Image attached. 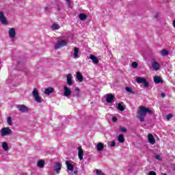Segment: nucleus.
Segmentation results:
<instances>
[{
  "instance_id": "1",
  "label": "nucleus",
  "mask_w": 175,
  "mask_h": 175,
  "mask_svg": "<svg viewBox=\"0 0 175 175\" xmlns=\"http://www.w3.org/2000/svg\"><path fill=\"white\" fill-rule=\"evenodd\" d=\"M147 113L151 115L152 114V111L150 109V108H147L144 106L139 107L137 111V118L139 120L140 122H144V121H146Z\"/></svg>"
},
{
  "instance_id": "2",
  "label": "nucleus",
  "mask_w": 175,
  "mask_h": 175,
  "mask_svg": "<svg viewBox=\"0 0 175 175\" xmlns=\"http://www.w3.org/2000/svg\"><path fill=\"white\" fill-rule=\"evenodd\" d=\"M12 131L9 127H3L0 130V135L2 137L12 135Z\"/></svg>"
},
{
  "instance_id": "3",
  "label": "nucleus",
  "mask_w": 175,
  "mask_h": 175,
  "mask_svg": "<svg viewBox=\"0 0 175 175\" xmlns=\"http://www.w3.org/2000/svg\"><path fill=\"white\" fill-rule=\"evenodd\" d=\"M33 96L35 98L36 102L38 103H42V102H43L40 98V96H39V92H38V89L36 88L33 90Z\"/></svg>"
},
{
  "instance_id": "4",
  "label": "nucleus",
  "mask_w": 175,
  "mask_h": 175,
  "mask_svg": "<svg viewBox=\"0 0 175 175\" xmlns=\"http://www.w3.org/2000/svg\"><path fill=\"white\" fill-rule=\"evenodd\" d=\"M68 44V42L65 40H62L61 41H57L56 44H55V50H58V49H61V47H64V46H66Z\"/></svg>"
},
{
  "instance_id": "5",
  "label": "nucleus",
  "mask_w": 175,
  "mask_h": 175,
  "mask_svg": "<svg viewBox=\"0 0 175 175\" xmlns=\"http://www.w3.org/2000/svg\"><path fill=\"white\" fill-rule=\"evenodd\" d=\"M16 109L21 113H28V111H29V109L25 105H18Z\"/></svg>"
},
{
  "instance_id": "6",
  "label": "nucleus",
  "mask_w": 175,
  "mask_h": 175,
  "mask_svg": "<svg viewBox=\"0 0 175 175\" xmlns=\"http://www.w3.org/2000/svg\"><path fill=\"white\" fill-rule=\"evenodd\" d=\"M0 22L4 25H8V20L6 19V16H5V14H3V12L2 11L0 12Z\"/></svg>"
},
{
  "instance_id": "7",
  "label": "nucleus",
  "mask_w": 175,
  "mask_h": 175,
  "mask_svg": "<svg viewBox=\"0 0 175 175\" xmlns=\"http://www.w3.org/2000/svg\"><path fill=\"white\" fill-rule=\"evenodd\" d=\"M8 35L10 39H14L16 38V29L15 28H10L8 31Z\"/></svg>"
},
{
  "instance_id": "8",
  "label": "nucleus",
  "mask_w": 175,
  "mask_h": 175,
  "mask_svg": "<svg viewBox=\"0 0 175 175\" xmlns=\"http://www.w3.org/2000/svg\"><path fill=\"white\" fill-rule=\"evenodd\" d=\"M105 98L107 103H113V101L114 100V95L111 94H107L105 95Z\"/></svg>"
},
{
  "instance_id": "9",
  "label": "nucleus",
  "mask_w": 175,
  "mask_h": 175,
  "mask_svg": "<svg viewBox=\"0 0 175 175\" xmlns=\"http://www.w3.org/2000/svg\"><path fill=\"white\" fill-rule=\"evenodd\" d=\"M61 169H62V164H61V163H56L53 170L54 172H55L57 174H59Z\"/></svg>"
},
{
  "instance_id": "10",
  "label": "nucleus",
  "mask_w": 175,
  "mask_h": 175,
  "mask_svg": "<svg viewBox=\"0 0 175 175\" xmlns=\"http://www.w3.org/2000/svg\"><path fill=\"white\" fill-rule=\"evenodd\" d=\"M64 96H70V95H72V90L68 86L64 85Z\"/></svg>"
},
{
  "instance_id": "11",
  "label": "nucleus",
  "mask_w": 175,
  "mask_h": 175,
  "mask_svg": "<svg viewBox=\"0 0 175 175\" xmlns=\"http://www.w3.org/2000/svg\"><path fill=\"white\" fill-rule=\"evenodd\" d=\"M67 79V84L68 85H73V77L72 76V74H68L66 76Z\"/></svg>"
},
{
  "instance_id": "12",
  "label": "nucleus",
  "mask_w": 175,
  "mask_h": 175,
  "mask_svg": "<svg viewBox=\"0 0 175 175\" xmlns=\"http://www.w3.org/2000/svg\"><path fill=\"white\" fill-rule=\"evenodd\" d=\"M148 140L150 144H155V138H154V135H152V134L149 133L148 135Z\"/></svg>"
},
{
  "instance_id": "13",
  "label": "nucleus",
  "mask_w": 175,
  "mask_h": 175,
  "mask_svg": "<svg viewBox=\"0 0 175 175\" xmlns=\"http://www.w3.org/2000/svg\"><path fill=\"white\" fill-rule=\"evenodd\" d=\"M90 59H92V61L93 64H94V65H98L99 64V59H98V57H96L95 55H90Z\"/></svg>"
},
{
  "instance_id": "14",
  "label": "nucleus",
  "mask_w": 175,
  "mask_h": 175,
  "mask_svg": "<svg viewBox=\"0 0 175 175\" xmlns=\"http://www.w3.org/2000/svg\"><path fill=\"white\" fill-rule=\"evenodd\" d=\"M83 155H84V152L83 151V148H81V146H79L78 148V157L80 161H83Z\"/></svg>"
},
{
  "instance_id": "15",
  "label": "nucleus",
  "mask_w": 175,
  "mask_h": 175,
  "mask_svg": "<svg viewBox=\"0 0 175 175\" xmlns=\"http://www.w3.org/2000/svg\"><path fill=\"white\" fill-rule=\"evenodd\" d=\"M153 80L155 84H159L161 83H163V80L159 76H154L153 78Z\"/></svg>"
},
{
  "instance_id": "16",
  "label": "nucleus",
  "mask_w": 175,
  "mask_h": 175,
  "mask_svg": "<svg viewBox=\"0 0 175 175\" xmlns=\"http://www.w3.org/2000/svg\"><path fill=\"white\" fill-rule=\"evenodd\" d=\"M77 79L78 80V81H79V83H83V81H84V77H83V74H81V72H77Z\"/></svg>"
},
{
  "instance_id": "17",
  "label": "nucleus",
  "mask_w": 175,
  "mask_h": 175,
  "mask_svg": "<svg viewBox=\"0 0 175 175\" xmlns=\"http://www.w3.org/2000/svg\"><path fill=\"white\" fill-rule=\"evenodd\" d=\"M152 66L154 70H159V68H161V65H159V63L155 61L152 62Z\"/></svg>"
},
{
  "instance_id": "18",
  "label": "nucleus",
  "mask_w": 175,
  "mask_h": 175,
  "mask_svg": "<svg viewBox=\"0 0 175 175\" xmlns=\"http://www.w3.org/2000/svg\"><path fill=\"white\" fill-rule=\"evenodd\" d=\"M54 92V88L49 87L44 90V94L45 95H51V94H53Z\"/></svg>"
},
{
  "instance_id": "19",
  "label": "nucleus",
  "mask_w": 175,
  "mask_h": 175,
  "mask_svg": "<svg viewBox=\"0 0 175 175\" xmlns=\"http://www.w3.org/2000/svg\"><path fill=\"white\" fill-rule=\"evenodd\" d=\"M66 165L67 166V169L70 171V172H73L75 167H73V165L70 163V162H69V161H66Z\"/></svg>"
},
{
  "instance_id": "20",
  "label": "nucleus",
  "mask_w": 175,
  "mask_h": 175,
  "mask_svg": "<svg viewBox=\"0 0 175 175\" xmlns=\"http://www.w3.org/2000/svg\"><path fill=\"white\" fill-rule=\"evenodd\" d=\"M45 163H46V161H44V160H40L37 163V166L38 167H40V169H43V167H44Z\"/></svg>"
},
{
  "instance_id": "21",
  "label": "nucleus",
  "mask_w": 175,
  "mask_h": 175,
  "mask_svg": "<svg viewBox=\"0 0 175 175\" xmlns=\"http://www.w3.org/2000/svg\"><path fill=\"white\" fill-rule=\"evenodd\" d=\"M103 148H105V145L103 143H98L96 146V150L98 151V152H100V151L103 150Z\"/></svg>"
},
{
  "instance_id": "22",
  "label": "nucleus",
  "mask_w": 175,
  "mask_h": 175,
  "mask_svg": "<svg viewBox=\"0 0 175 175\" xmlns=\"http://www.w3.org/2000/svg\"><path fill=\"white\" fill-rule=\"evenodd\" d=\"M1 147L3 151H8L9 150V144H8V142H2Z\"/></svg>"
},
{
  "instance_id": "23",
  "label": "nucleus",
  "mask_w": 175,
  "mask_h": 175,
  "mask_svg": "<svg viewBox=\"0 0 175 175\" xmlns=\"http://www.w3.org/2000/svg\"><path fill=\"white\" fill-rule=\"evenodd\" d=\"M118 109L120 111H124L125 110V105H124V103L121 102L118 104Z\"/></svg>"
},
{
  "instance_id": "24",
  "label": "nucleus",
  "mask_w": 175,
  "mask_h": 175,
  "mask_svg": "<svg viewBox=\"0 0 175 175\" xmlns=\"http://www.w3.org/2000/svg\"><path fill=\"white\" fill-rule=\"evenodd\" d=\"M135 80L138 84H143L146 81L145 78H142L140 77H137Z\"/></svg>"
},
{
  "instance_id": "25",
  "label": "nucleus",
  "mask_w": 175,
  "mask_h": 175,
  "mask_svg": "<svg viewBox=\"0 0 175 175\" xmlns=\"http://www.w3.org/2000/svg\"><path fill=\"white\" fill-rule=\"evenodd\" d=\"M118 140L119 143H124L125 142V138L122 134H119L118 137Z\"/></svg>"
},
{
  "instance_id": "26",
  "label": "nucleus",
  "mask_w": 175,
  "mask_h": 175,
  "mask_svg": "<svg viewBox=\"0 0 175 175\" xmlns=\"http://www.w3.org/2000/svg\"><path fill=\"white\" fill-rule=\"evenodd\" d=\"M72 96H80V89L79 88H75Z\"/></svg>"
},
{
  "instance_id": "27",
  "label": "nucleus",
  "mask_w": 175,
  "mask_h": 175,
  "mask_svg": "<svg viewBox=\"0 0 175 175\" xmlns=\"http://www.w3.org/2000/svg\"><path fill=\"white\" fill-rule=\"evenodd\" d=\"M74 57L79 58V48L75 47L74 48Z\"/></svg>"
},
{
  "instance_id": "28",
  "label": "nucleus",
  "mask_w": 175,
  "mask_h": 175,
  "mask_svg": "<svg viewBox=\"0 0 175 175\" xmlns=\"http://www.w3.org/2000/svg\"><path fill=\"white\" fill-rule=\"evenodd\" d=\"M79 17V20H81V21H84V20H87V15H85V14H80Z\"/></svg>"
},
{
  "instance_id": "29",
  "label": "nucleus",
  "mask_w": 175,
  "mask_h": 175,
  "mask_svg": "<svg viewBox=\"0 0 175 175\" xmlns=\"http://www.w3.org/2000/svg\"><path fill=\"white\" fill-rule=\"evenodd\" d=\"M161 54L163 57H166V55H169V51L166 49H163L161 51Z\"/></svg>"
},
{
  "instance_id": "30",
  "label": "nucleus",
  "mask_w": 175,
  "mask_h": 175,
  "mask_svg": "<svg viewBox=\"0 0 175 175\" xmlns=\"http://www.w3.org/2000/svg\"><path fill=\"white\" fill-rule=\"evenodd\" d=\"M52 29L55 30V29H59V25L57 24V23H54L52 25Z\"/></svg>"
},
{
  "instance_id": "31",
  "label": "nucleus",
  "mask_w": 175,
  "mask_h": 175,
  "mask_svg": "<svg viewBox=\"0 0 175 175\" xmlns=\"http://www.w3.org/2000/svg\"><path fill=\"white\" fill-rule=\"evenodd\" d=\"M7 122L8 124V125H13V122H12V117H8V119H7Z\"/></svg>"
},
{
  "instance_id": "32",
  "label": "nucleus",
  "mask_w": 175,
  "mask_h": 175,
  "mask_svg": "<svg viewBox=\"0 0 175 175\" xmlns=\"http://www.w3.org/2000/svg\"><path fill=\"white\" fill-rule=\"evenodd\" d=\"M126 92H129L130 94H133V91L132 90V88H129V87H126L125 88Z\"/></svg>"
},
{
  "instance_id": "33",
  "label": "nucleus",
  "mask_w": 175,
  "mask_h": 175,
  "mask_svg": "<svg viewBox=\"0 0 175 175\" xmlns=\"http://www.w3.org/2000/svg\"><path fill=\"white\" fill-rule=\"evenodd\" d=\"M120 131L123 132V133H126V132H128V130L125 127H120Z\"/></svg>"
},
{
  "instance_id": "34",
  "label": "nucleus",
  "mask_w": 175,
  "mask_h": 175,
  "mask_svg": "<svg viewBox=\"0 0 175 175\" xmlns=\"http://www.w3.org/2000/svg\"><path fill=\"white\" fill-rule=\"evenodd\" d=\"M143 86L146 88L149 87L150 84L148 83V82H147V79L145 80V81H144V83H142Z\"/></svg>"
},
{
  "instance_id": "35",
  "label": "nucleus",
  "mask_w": 175,
  "mask_h": 175,
  "mask_svg": "<svg viewBox=\"0 0 175 175\" xmlns=\"http://www.w3.org/2000/svg\"><path fill=\"white\" fill-rule=\"evenodd\" d=\"M138 65H139V64H137V62H135L131 64V66H132V68H133L134 69H136V68H137Z\"/></svg>"
},
{
  "instance_id": "36",
  "label": "nucleus",
  "mask_w": 175,
  "mask_h": 175,
  "mask_svg": "<svg viewBox=\"0 0 175 175\" xmlns=\"http://www.w3.org/2000/svg\"><path fill=\"white\" fill-rule=\"evenodd\" d=\"M166 118H167V121H170L171 118H173V114L170 113L167 115Z\"/></svg>"
},
{
  "instance_id": "37",
  "label": "nucleus",
  "mask_w": 175,
  "mask_h": 175,
  "mask_svg": "<svg viewBox=\"0 0 175 175\" xmlns=\"http://www.w3.org/2000/svg\"><path fill=\"white\" fill-rule=\"evenodd\" d=\"M96 174L97 175H103V172H102V170H96Z\"/></svg>"
},
{
  "instance_id": "38",
  "label": "nucleus",
  "mask_w": 175,
  "mask_h": 175,
  "mask_svg": "<svg viewBox=\"0 0 175 175\" xmlns=\"http://www.w3.org/2000/svg\"><path fill=\"white\" fill-rule=\"evenodd\" d=\"M155 159H157L158 161H161V156L159 154H157L155 156Z\"/></svg>"
},
{
  "instance_id": "39",
  "label": "nucleus",
  "mask_w": 175,
  "mask_h": 175,
  "mask_svg": "<svg viewBox=\"0 0 175 175\" xmlns=\"http://www.w3.org/2000/svg\"><path fill=\"white\" fill-rule=\"evenodd\" d=\"M112 121H113V122H117V118L115 117V116H113L112 117Z\"/></svg>"
},
{
  "instance_id": "40",
  "label": "nucleus",
  "mask_w": 175,
  "mask_h": 175,
  "mask_svg": "<svg viewBox=\"0 0 175 175\" xmlns=\"http://www.w3.org/2000/svg\"><path fill=\"white\" fill-rule=\"evenodd\" d=\"M116 146V141H112L111 144V147H115Z\"/></svg>"
},
{
  "instance_id": "41",
  "label": "nucleus",
  "mask_w": 175,
  "mask_h": 175,
  "mask_svg": "<svg viewBox=\"0 0 175 175\" xmlns=\"http://www.w3.org/2000/svg\"><path fill=\"white\" fill-rule=\"evenodd\" d=\"M149 175H157V173L155 172H154V171H150L149 172Z\"/></svg>"
},
{
  "instance_id": "42",
  "label": "nucleus",
  "mask_w": 175,
  "mask_h": 175,
  "mask_svg": "<svg viewBox=\"0 0 175 175\" xmlns=\"http://www.w3.org/2000/svg\"><path fill=\"white\" fill-rule=\"evenodd\" d=\"M165 96H166L165 93H161V98H165Z\"/></svg>"
},
{
  "instance_id": "43",
  "label": "nucleus",
  "mask_w": 175,
  "mask_h": 175,
  "mask_svg": "<svg viewBox=\"0 0 175 175\" xmlns=\"http://www.w3.org/2000/svg\"><path fill=\"white\" fill-rule=\"evenodd\" d=\"M44 10L45 12H47L49 10V7H45Z\"/></svg>"
},
{
  "instance_id": "44",
  "label": "nucleus",
  "mask_w": 175,
  "mask_h": 175,
  "mask_svg": "<svg viewBox=\"0 0 175 175\" xmlns=\"http://www.w3.org/2000/svg\"><path fill=\"white\" fill-rule=\"evenodd\" d=\"M172 25H173V27L175 28V20L173 21Z\"/></svg>"
},
{
  "instance_id": "45",
  "label": "nucleus",
  "mask_w": 175,
  "mask_h": 175,
  "mask_svg": "<svg viewBox=\"0 0 175 175\" xmlns=\"http://www.w3.org/2000/svg\"><path fill=\"white\" fill-rule=\"evenodd\" d=\"M68 3H70V0H66Z\"/></svg>"
},
{
  "instance_id": "46",
  "label": "nucleus",
  "mask_w": 175,
  "mask_h": 175,
  "mask_svg": "<svg viewBox=\"0 0 175 175\" xmlns=\"http://www.w3.org/2000/svg\"><path fill=\"white\" fill-rule=\"evenodd\" d=\"M74 174H77V171H75Z\"/></svg>"
}]
</instances>
